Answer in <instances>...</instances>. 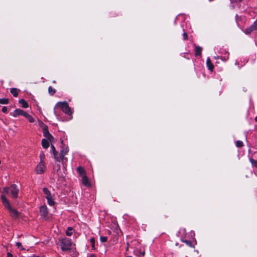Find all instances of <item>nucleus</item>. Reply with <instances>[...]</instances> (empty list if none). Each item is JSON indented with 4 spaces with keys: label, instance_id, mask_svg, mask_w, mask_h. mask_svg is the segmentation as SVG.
<instances>
[{
    "label": "nucleus",
    "instance_id": "f257e3e1",
    "mask_svg": "<svg viewBox=\"0 0 257 257\" xmlns=\"http://www.w3.org/2000/svg\"><path fill=\"white\" fill-rule=\"evenodd\" d=\"M1 200L4 206L9 210L10 215L14 218H18L19 212L12 207L9 200L5 195H2Z\"/></svg>",
    "mask_w": 257,
    "mask_h": 257
},
{
    "label": "nucleus",
    "instance_id": "f03ea898",
    "mask_svg": "<svg viewBox=\"0 0 257 257\" xmlns=\"http://www.w3.org/2000/svg\"><path fill=\"white\" fill-rule=\"evenodd\" d=\"M59 242L61 245V249L62 251H67L71 249L72 245L71 239L65 237L63 238L59 239Z\"/></svg>",
    "mask_w": 257,
    "mask_h": 257
},
{
    "label": "nucleus",
    "instance_id": "7ed1b4c3",
    "mask_svg": "<svg viewBox=\"0 0 257 257\" xmlns=\"http://www.w3.org/2000/svg\"><path fill=\"white\" fill-rule=\"evenodd\" d=\"M56 105L60 108L63 112L68 115H70L72 114L71 109L66 101L58 102Z\"/></svg>",
    "mask_w": 257,
    "mask_h": 257
},
{
    "label": "nucleus",
    "instance_id": "20e7f679",
    "mask_svg": "<svg viewBox=\"0 0 257 257\" xmlns=\"http://www.w3.org/2000/svg\"><path fill=\"white\" fill-rule=\"evenodd\" d=\"M43 136L49 141L50 143H52L54 141V138L53 136L49 133L48 130V126L47 125H45L43 128Z\"/></svg>",
    "mask_w": 257,
    "mask_h": 257
},
{
    "label": "nucleus",
    "instance_id": "39448f33",
    "mask_svg": "<svg viewBox=\"0 0 257 257\" xmlns=\"http://www.w3.org/2000/svg\"><path fill=\"white\" fill-rule=\"evenodd\" d=\"M46 169L45 162H39L38 165L37 166L35 171L37 174H41L43 173Z\"/></svg>",
    "mask_w": 257,
    "mask_h": 257
},
{
    "label": "nucleus",
    "instance_id": "423d86ee",
    "mask_svg": "<svg viewBox=\"0 0 257 257\" xmlns=\"http://www.w3.org/2000/svg\"><path fill=\"white\" fill-rule=\"evenodd\" d=\"M10 189L12 197L14 198H17L19 191L17 186L16 184H13L11 186Z\"/></svg>",
    "mask_w": 257,
    "mask_h": 257
},
{
    "label": "nucleus",
    "instance_id": "0eeeda50",
    "mask_svg": "<svg viewBox=\"0 0 257 257\" xmlns=\"http://www.w3.org/2000/svg\"><path fill=\"white\" fill-rule=\"evenodd\" d=\"M26 113H27V112L26 111H25L24 110L18 108V109H15L13 112V113H11V115L15 117L19 116L20 115H23L25 117Z\"/></svg>",
    "mask_w": 257,
    "mask_h": 257
},
{
    "label": "nucleus",
    "instance_id": "6e6552de",
    "mask_svg": "<svg viewBox=\"0 0 257 257\" xmlns=\"http://www.w3.org/2000/svg\"><path fill=\"white\" fill-rule=\"evenodd\" d=\"M41 216L43 218H46L48 214V210L46 205L42 206L40 208Z\"/></svg>",
    "mask_w": 257,
    "mask_h": 257
},
{
    "label": "nucleus",
    "instance_id": "1a4fd4ad",
    "mask_svg": "<svg viewBox=\"0 0 257 257\" xmlns=\"http://www.w3.org/2000/svg\"><path fill=\"white\" fill-rule=\"evenodd\" d=\"M54 158L56 161L58 163H60V162L62 161V163L64 164L65 162L67 161V158L65 157V156L61 153L59 154H58V155H56ZM63 165H64V164H63Z\"/></svg>",
    "mask_w": 257,
    "mask_h": 257
},
{
    "label": "nucleus",
    "instance_id": "9d476101",
    "mask_svg": "<svg viewBox=\"0 0 257 257\" xmlns=\"http://www.w3.org/2000/svg\"><path fill=\"white\" fill-rule=\"evenodd\" d=\"M82 183L86 187H89L91 186V184L86 175H84L82 177Z\"/></svg>",
    "mask_w": 257,
    "mask_h": 257
},
{
    "label": "nucleus",
    "instance_id": "9b49d317",
    "mask_svg": "<svg viewBox=\"0 0 257 257\" xmlns=\"http://www.w3.org/2000/svg\"><path fill=\"white\" fill-rule=\"evenodd\" d=\"M206 64L208 67V69L211 72L213 71L214 69V65L211 62V60L210 58H208L206 61Z\"/></svg>",
    "mask_w": 257,
    "mask_h": 257
},
{
    "label": "nucleus",
    "instance_id": "f8f14e48",
    "mask_svg": "<svg viewBox=\"0 0 257 257\" xmlns=\"http://www.w3.org/2000/svg\"><path fill=\"white\" fill-rule=\"evenodd\" d=\"M202 48L198 46L195 45V56L198 57L201 55Z\"/></svg>",
    "mask_w": 257,
    "mask_h": 257
},
{
    "label": "nucleus",
    "instance_id": "ddd939ff",
    "mask_svg": "<svg viewBox=\"0 0 257 257\" xmlns=\"http://www.w3.org/2000/svg\"><path fill=\"white\" fill-rule=\"evenodd\" d=\"M49 141L46 139H43L42 140V146L44 149H47L49 147Z\"/></svg>",
    "mask_w": 257,
    "mask_h": 257
},
{
    "label": "nucleus",
    "instance_id": "4468645a",
    "mask_svg": "<svg viewBox=\"0 0 257 257\" xmlns=\"http://www.w3.org/2000/svg\"><path fill=\"white\" fill-rule=\"evenodd\" d=\"M19 103H20L22 107L24 108H27L29 107V104L27 101H26L24 99H21L19 101Z\"/></svg>",
    "mask_w": 257,
    "mask_h": 257
},
{
    "label": "nucleus",
    "instance_id": "2eb2a0df",
    "mask_svg": "<svg viewBox=\"0 0 257 257\" xmlns=\"http://www.w3.org/2000/svg\"><path fill=\"white\" fill-rule=\"evenodd\" d=\"M77 172L79 173V174L82 177L84 175H85V171L84 169L82 167H78L77 169Z\"/></svg>",
    "mask_w": 257,
    "mask_h": 257
},
{
    "label": "nucleus",
    "instance_id": "dca6fc26",
    "mask_svg": "<svg viewBox=\"0 0 257 257\" xmlns=\"http://www.w3.org/2000/svg\"><path fill=\"white\" fill-rule=\"evenodd\" d=\"M46 199L47 200V202L49 205H50V206L54 205L55 202L52 196L50 197H46Z\"/></svg>",
    "mask_w": 257,
    "mask_h": 257
},
{
    "label": "nucleus",
    "instance_id": "f3484780",
    "mask_svg": "<svg viewBox=\"0 0 257 257\" xmlns=\"http://www.w3.org/2000/svg\"><path fill=\"white\" fill-rule=\"evenodd\" d=\"M254 30V28H253V25H251L250 27L245 29L244 32L246 34H249L251 33Z\"/></svg>",
    "mask_w": 257,
    "mask_h": 257
},
{
    "label": "nucleus",
    "instance_id": "a211bd4d",
    "mask_svg": "<svg viewBox=\"0 0 257 257\" xmlns=\"http://www.w3.org/2000/svg\"><path fill=\"white\" fill-rule=\"evenodd\" d=\"M44 193L46 195L45 198L49 197L52 196L51 192L47 188H44L43 189Z\"/></svg>",
    "mask_w": 257,
    "mask_h": 257
},
{
    "label": "nucleus",
    "instance_id": "6ab92c4d",
    "mask_svg": "<svg viewBox=\"0 0 257 257\" xmlns=\"http://www.w3.org/2000/svg\"><path fill=\"white\" fill-rule=\"evenodd\" d=\"M10 92L14 97H17L18 95V89L16 88H12L10 90Z\"/></svg>",
    "mask_w": 257,
    "mask_h": 257
},
{
    "label": "nucleus",
    "instance_id": "aec40b11",
    "mask_svg": "<svg viewBox=\"0 0 257 257\" xmlns=\"http://www.w3.org/2000/svg\"><path fill=\"white\" fill-rule=\"evenodd\" d=\"M51 151L54 155V157H55L56 155H58V152L56 151L54 145H51Z\"/></svg>",
    "mask_w": 257,
    "mask_h": 257
},
{
    "label": "nucleus",
    "instance_id": "412c9836",
    "mask_svg": "<svg viewBox=\"0 0 257 257\" xmlns=\"http://www.w3.org/2000/svg\"><path fill=\"white\" fill-rule=\"evenodd\" d=\"M26 118H27L29 121L30 122H34L35 121V119L31 115H30L29 113H28L27 112L25 116Z\"/></svg>",
    "mask_w": 257,
    "mask_h": 257
},
{
    "label": "nucleus",
    "instance_id": "4be33fe9",
    "mask_svg": "<svg viewBox=\"0 0 257 257\" xmlns=\"http://www.w3.org/2000/svg\"><path fill=\"white\" fill-rule=\"evenodd\" d=\"M182 242L185 243L186 245L190 247H194L193 245L192 242L190 240H182Z\"/></svg>",
    "mask_w": 257,
    "mask_h": 257
},
{
    "label": "nucleus",
    "instance_id": "5701e85b",
    "mask_svg": "<svg viewBox=\"0 0 257 257\" xmlns=\"http://www.w3.org/2000/svg\"><path fill=\"white\" fill-rule=\"evenodd\" d=\"M48 92L51 95H53L56 92V89L53 88L52 86L48 87Z\"/></svg>",
    "mask_w": 257,
    "mask_h": 257
},
{
    "label": "nucleus",
    "instance_id": "b1692460",
    "mask_svg": "<svg viewBox=\"0 0 257 257\" xmlns=\"http://www.w3.org/2000/svg\"><path fill=\"white\" fill-rule=\"evenodd\" d=\"M9 102V99L8 98H0V104H7Z\"/></svg>",
    "mask_w": 257,
    "mask_h": 257
},
{
    "label": "nucleus",
    "instance_id": "393cba45",
    "mask_svg": "<svg viewBox=\"0 0 257 257\" xmlns=\"http://www.w3.org/2000/svg\"><path fill=\"white\" fill-rule=\"evenodd\" d=\"M72 230L73 228L71 227H68L66 231V234L67 236H71L72 234Z\"/></svg>",
    "mask_w": 257,
    "mask_h": 257
},
{
    "label": "nucleus",
    "instance_id": "a878e982",
    "mask_svg": "<svg viewBox=\"0 0 257 257\" xmlns=\"http://www.w3.org/2000/svg\"><path fill=\"white\" fill-rule=\"evenodd\" d=\"M235 146L237 148H241L243 146V143L241 141H237L235 142Z\"/></svg>",
    "mask_w": 257,
    "mask_h": 257
},
{
    "label": "nucleus",
    "instance_id": "bb28decb",
    "mask_svg": "<svg viewBox=\"0 0 257 257\" xmlns=\"http://www.w3.org/2000/svg\"><path fill=\"white\" fill-rule=\"evenodd\" d=\"M249 161L253 167L257 168V160H255L252 158H250Z\"/></svg>",
    "mask_w": 257,
    "mask_h": 257
},
{
    "label": "nucleus",
    "instance_id": "cd10ccee",
    "mask_svg": "<svg viewBox=\"0 0 257 257\" xmlns=\"http://www.w3.org/2000/svg\"><path fill=\"white\" fill-rule=\"evenodd\" d=\"M40 162H45V156L44 152H42L40 154Z\"/></svg>",
    "mask_w": 257,
    "mask_h": 257
},
{
    "label": "nucleus",
    "instance_id": "c85d7f7f",
    "mask_svg": "<svg viewBox=\"0 0 257 257\" xmlns=\"http://www.w3.org/2000/svg\"><path fill=\"white\" fill-rule=\"evenodd\" d=\"M91 247L92 249H95V238L94 237H92L90 240Z\"/></svg>",
    "mask_w": 257,
    "mask_h": 257
},
{
    "label": "nucleus",
    "instance_id": "c756f323",
    "mask_svg": "<svg viewBox=\"0 0 257 257\" xmlns=\"http://www.w3.org/2000/svg\"><path fill=\"white\" fill-rule=\"evenodd\" d=\"M68 150L67 148L66 149L62 148L61 150L60 153L65 156L68 153Z\"/></svg>",
    "mask_w": 257,
    "mask_h": 257
},
{
    "label": "nucleus",
    "instance_id": "7c9ffc66",
    "mask_svg": "<svg viewBox=\"0 0 257 257\" xmlns=\"http://www.w3.org/2000/svg\"><path fill=\"white\" fill-rule=\"evenodd\" d=\"M16 246L18 248H20L21 250H24L25 249V248L24 247H23V246H22V243L20 242H16Z\"/></svg>",
    "mask_w": 257,
    "mask_h": 257
},
{
    "label": "nucleus",
    "instance_id": "2f4dec72",
    "mask_svg": "<svg viewBox=\"0 0 257 257\" xmlns=\"http://www.w3.org/2000/svg\"><path fill=\"white\" fill-rule=\"evenodd\" d=\"M107 237L104 236H101L100 237V240L102 242H105L107 241Z\"/></svg>",
    "mask_w": 257,
    "mask_h": 257
},
{
    "label": "nucleus",
    "instance_id": "473e14b6",
    "mask_svg": "<svg viewBox=\"0 0 257 257\" xmlns=\"http://www.w3.org/2000/svg\"><path fill=\"white\" fill-rule=\"evenodd\" d=\"M10 190V188L6 187L4 188V189H3V192L5 193L6 194H8Z\"/></svg>",
    "mask_w": 257,
    "mask_h": 257
},
{
    "label": "nucleus",
    "instance_id": "72a5a7b5",
    "mask_svg": "<svg viewBox=\"0 0 257 257\" xmlns=\"http://www.w3.org/2000/svg\"><path fill=\"white\" fill-rule=\"evenodd\" d=\"M183 39L185 41L188 39V34L186 32H184L183 34Z\"/></svg>",
    "mask_w": 257,
    "mask_h": 257
},
{
    "label": "nucleus",
    "instance_id": "f704fd0d",
    "mask_svg": "<svg viewBox=\"0 0 257 257\" xmlns=\"http://www.w3.org/2000/svg\"><path fill=\"white\" fill-rule=\"evenodd\" d=\"M2 111L4 113H7L8 112V108H7V107L6 106H3L2 109Z\"/></svg>",
    "mask_w": 257,
    "mask_h": 257
},
{
    "label": "nucleus",
    "instance_id": "c9c22d12",
    "mask_svg": "<svg viewBox=\"0 0 257 257\" xmlns=\"http://www.w3.org/2000/svg\"><path fill=\"white\" fill-rule=\"evenodd\" d=\"M254 30H257V20L252 24Z\"/></svg>",
    "mask_w": 257,
    "mask_h": 257
},
{
    "label": "nucleus",
    "instance_id": "e433bc0d",
    "mask_svg": "<svg viewBox=\"0 0 257 257\" xmlns=\"http://www.w3.org/2000/svg\"><path fill=\"white\" fill-rule=\"evenodd\" d=\"M61 168V165L60 163H58L57 165V171H58L60 170Z\"/></svg>",
    "mask_w": 257,
    "mask_h": 257
},
{
    "label": "nucleus",
    "instance_id": "4c0bfd02",
    "mask_svg": "<svg viewBox=\"0 0 257 257\" xmlns=\"http://www.w3.org/2000/svg\"><path fill=\"white\" fill-rule=\"evenodd\" d=\"M89 257H96V256L94 254H91Z\"/></svg>",
    "mask_w": 257,
    "mask_h": 257
},
{
    "label": "nucleus",
    "instance_id": "58836bf2",
    "mask_svg": "<svg viewBox=\"0 0 257 257\" xmlns=\"http://www.w3.org/2000/svg\"><path fill=\"white\" fill-rule=\"evenodd\" d=\"M32 257H40L39 256H37L36 255H33Z\"/></svg>",
    "mask_w": 257,
    "mask_h": 257
},
{
    "label": "nucleus",
    "instance_id": "ea45409f",
    "mask_svg": "<svg viewBox=\"0 0 257 257\" xmlns=\"http://www.w3.org/2000/svg\"><path fill=\"white\" fill-rule=\"evenodd\" d=\"M254 119H255V121L257 122V116L255 117Z\"/></svg>",
    "mask_w": 257,
    "mask_h": 257
},
{
    "label": "nucleus",
    "instance_id": "a19ab883",
    "mask_svg": "<svg viewBox=\"0 0 257 257\" xmlns=\"http://www.w3.org/2000/svg\"><path fill=\"white\" fill-rule=\"evenodd\" d=\"M63 140H61V143H62V144H63Z\"/></svg>",
    "mask_w": 257,
    "mask_h": 257
},
{
    "label": "nucleus",
    "instance_id": "79ce46f5",
    "mask_svg": "<svg viewBox=\"0 0 257 257\" xmlns=\"http://www.w3.org/2000/svg\"><path fill=\"white\" fill-rule=\"evenodd\" d=\"M176 245H178V243H176Z\"/></svg>",
    "mask_w": 257,
    "mask_h": 257
},
{
    "label": "nucleus",
    "instance_id": "37998d69",
    "mask_svg": "<svg viewBox=\"0 0 257 257\" xmlns=\"http://www.w3.org/2000/svg\"><path fill=\"white\" fill-rule=\"evenodd\" d=\"M127 257H133V256H127Z\"/></svg>",
    "mask_w": 257,
    "mask_h": 257
}]
</instances>
